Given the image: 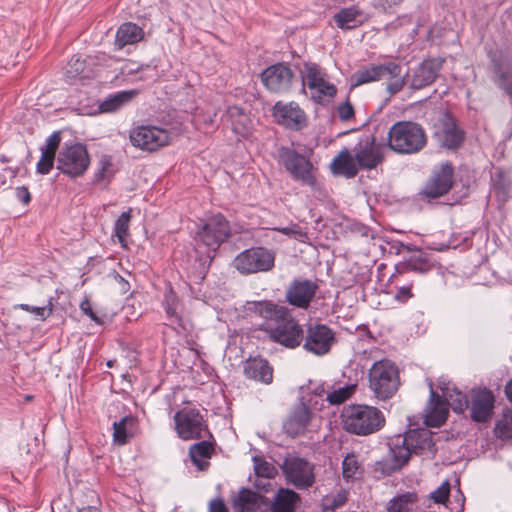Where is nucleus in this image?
<instances>
[{"label":"nucleus","mask_w":512,"mask_h":512,"mask_svg":"<svg viewBox=\"0 0 512 512\" xmlns=\"http://www.w3.org/2000/svg\"><path fill=\"white\" fill-rule=\"evenodd\" d=\"M343 427L355 435H369L380 430L385 423L383 413L376 407L354 405L342 413Z\"/></svg>","instance_id":"f257e3e1"},{"label":"nucleus","mask_w":512,"mask_h":512,"mask_svg":"<svg viewBox=\"0 0 512 512\" xmlns=\"http://www.w3.org/2000/svg\"><path fill=\"white\" fill-rule=\"evenodd\" d=\"M425 144V132L419 124L414 122H397L388 132V146L397 153H416L420 151Z\"/></svg>","instance_id":"f03ea898"},{"label":"nucleus","mask_w":512,"mask_h":512,"mask_svg":"<svg viewBox=\"0 0 512 512\" xmlns=\"http://www.w3.org/2000/svg\"><path fill=\"white\" fill-rule=\"evenodd\" d=\"M369 387L379 400H387L397 392L400 380L396 365L390 360L375 362L369 370Z\"/></svg>","instance_id":"7ed1b4c3"},{"label":"nucleus","mask_w":512,"mask_h":512,"mask_svg":"<svg viewBox=\"0 0 512 512\" xmlns=\"http://www.w3.org/2000/svg\"><path fill=\"white\" fill-rule=\"evenodd\" d=\"M300 74L303 89H309L310 97L315 102L323 103L336 95L337 88L326 79V73L319 65L311 62L304 63Z\"/></svg>","instance_id":"20e7f679"},{"label":"nucleus","mask_w":512,"mask_h":512,"mask_svg":"<svg viewBox=\"0 0 512 512\" xmlns=\"http://www.w3.org/2000/svg\"><path fill=\"white\" fill-rule=\"evenodd\" d=\"M274 261L275 256L271 251L255 247L239 253L233 261V266L239 273L248 275L271 270Z\"/></svg>","instance_id":"39448f33"},{"label":"nucleus","mask_w":512,"mask_h":512,"mask_svg":"<svg viewBox=\"0 0 512 512\" xmlns=\"http://www.w3.org/2000/svg\"><path fill=\"white\" fill-rule=\"evenodd\" d=\"M263 329L275 342L288 348L298 346L303 340V331L288 310L275 323H266Z\"/></svg>","instance_id":"423d86ee"},{"label":"nucleus","mask_w":512,"mask_h":512,"mask_svg":"<svg viewBox=\"0 0 512 512\" xmlns=\"http://www.w3.org/2000/svg\"><path fill=\"white\" fill-rule=\"evenodd\" d=\"M229 236V223L222 215L218 214L210 217L198 230L197 243L208 249L207 256L210 257V252H215Z\"/></svg>","instance_id":"0eeeda50"},{"label":"nucleus","mask_w":512,"mask_h":512,"mask_svg":"<svg viewBox=\"0 0 512 512\" xmlns=\"http://www.w3.org/2000/svg\"><path fill=\"white\" fill-rule=\"evenodd\" d=\"M89 164L86 147L79 143L63 147L57 159V168L72 178L83 175Z\"/></svg>","instance_id":"6e6552de"},{"label":"nucleus","mask_w":512,"mask_h":512,"mask_svg":"<svg viewBox=\"0 0 512 512\" xmlns=\"http://www.w3.org/2000/svg\"><path fill=\"white\" fill-rule=\"evenodd\" d=\"M175 430L183 440L200 439L208 433L207 426L199 410L184 407L174 415Z\"/></svg>","instance_id":"1a4fd4ad"},{"label":"nucleus","mask_w":512,"mask_h":512,"mask_svg":"<svg viewBox=\"0 0 512 512\" xmlns=\"http://www.w3.org/2000/svg\"><path fill=\"white\" fill-rule=\"evenodd\" d=\"M280 158L294 180L310 187L315 186L316 178L313 173V165L307 156L292 149L283 148L280 151Z\"/></svg>","instance_id":"9d476101"},{"label":"nucleus","mask_w":512,"mask_h":512,"mask_svg":"<svg viewBox=\"0 0 512 512\" xmlns=\"http://www.w3.org/2000/svg\"><path fill=\"white\" fill-rule=\"evenodd\" d=\"M133 146L145 150L156 151L169 143V132L152 125H142L133 128L129 134Z\"/></svg>","instance_id":"9b49d317"},{"label":"nucleus","mask_w":512,"mask_h":512,"mask_svg":"<svg viewBox=\"0 0 512 512\" xmlns=\"http://www.w3.org/2000/svg\"><path fill=\"white\" fill-rule=\"evenodd\" d=\"M282 470L287 482L298 489L311 487L315 482L314 466L303 458H286Z\"/></svg>","instance_id":"f8f14e48"},{"label":"nucleus","mask_w":512,"mask_h":512,"mask_svg":"<svg viewBox=\"0 0 512 512\" xmlns=\"http://www.w3.org/2000/svg\"><path fill=\"white\" fill-rule=\"evenodd\" d=\"M384 146L377 143L374 136L361 138L354 147V154L363 170H372L384 160Z\"/></svg>","instance_id":"ddd939ff"},{"label":"nucleus","mask_w":512,"mask_h":512,"mask_svg":"<svg viewBox=\"0 0 512 512\" xmlns=\"http://www.w3.org/2000/svg\"><path fill=\"white\" fill-rule=\"evenodd\" d=\"M495 404L492 391L486 388L473 389L468 399V408L471 419L478 423L491 419Z\"/></svg>","instance_id":"4468645a"},{"label":"nucleus","mask_w":512,"mask_h":512,"mask_svg":"<svg viewBox=\"0 0 512 512\" xmlns=\"http://www.w3.org/2000/svg\"><path fill=\"white\" fill-rule=\"evenodd\" d=\"M335 341L333 331L323 324L310 326L304 339V349L314 355L327 354Z\"/></svg>","instance_id":"2eb2a0df"},{"label":"nucleus","mask_w":512,"mask_h":512,"mask_svg":"<svg viewBox=\"0 0 512 512\" xmlns=\"http://www.w3.org/2000/svg\"><path fill=\"white\" fill-rule=\"evenodd\" d=\"M275 121L286 128L299 130L306 126L305 112L295 102H277L273 107Z\"/></svg>","instance_id":"dca6fc26"},{"label":"nucleus","mask_w":512,"mask_h":512,"mask_svg":"<svg viewBox=\"0 0 512 512\" xmlns=\"http://www.w3.org/2000/svg\"><path fill=\"white\" fill-rule=\"evenodd\" d=\"M261 79L271 92L283 93L291 86L293 72L285 64L279 63L266 68L261 74Z\"/></svg>","instance_id":"f3484780"},{"label":"nucleus","mask_w":512,"mask_h":512,"mask_svg":"<svg viewBox=\"0 0 512 512\" xmlns=\"http://www.w3.org/2000/svg\"><path fill=\"white\" fill-rule=\"evenodd\" d=\"M318 286L308 279L294 280L287 289V301L298 308H307L314 298Z\"/></svg>","instance_id":"a211bd4d"},{"label":"nucleus","mask_w":512,"mask_h":512,"mask_svg":"<svg viewBox=\"0 0 512 512\" xmlns=\"http://www.w3.org/2000/svg\"><path fill=\"white\" fill-rule=\"evenodd\" d=\"M398 441L409 445L413 454H434L436 451L433 434L425 428L410 430L405 435H398Z\"/></svg>","instance_id":"6ab92c4d"},{"label":"nucleus","mask_w":512,"mask_h":512,"mask_svg":"<svg viewBox=\"0 0 512 512\" xmlns=\"http://www.w3.org/2000/svg\"><path fill=\"white\" fill-rule=\"evenodd\" d=\"M310 420V408L305 402V397L302 396L301 402L294 407L284 422V431L292 437L301 435L305 432Z\"/></svg>","instance_id":"aec40b11"},{"label":"nucleus","mask_w":512,"mask_h":512,"mask_svg":"<svg viewBox=\"0 0 512 512\" xmlns=\"http://www.w3.org/2000/svg\"><path fill=\"white\" fill-rule=\"evenodd\" d=\"M434 136L441 146L449 149L457 148L463 140L462 132L448 115L435 125Z\"/></svg>","instance_id":"412c9836"},{"label":"nucleus","mask_w":512,"mask_h":512,"mask_svg":"<svg viewBox=\"0 0 512 512\" xmlns=\"http://www.w3.org/2000/svg\"><path fill=\"white\" fill-rule=\"evenodd\" d=\"M453 168L449 163H444L435 171L431 180L424 188V194L430 198H436L447 193L452 186Z\"/></svg>","instance_id":"4be33fe9"},{"label":"nucleus","mask_w":512,"mask_h":512,"mask_svg":"<svg viewBox=\"0 0 512 512\" xmlns=\"http://www.w3.org/2000/svg\"><path fill=\"white\" fill-rule=\"evenodd\" d=\"M442 66V61L438 59H428L423 61L413 70L410 88L413 90L422 89L434 82Z\"/></svg>","instance_id":"5701e85b"},{"label":"nucleus","mask_w":512,"mask_h":512,"mask_svg":"<svg viewBox=\"0 0 512 512\" xmlns=\"http://www.w3.org/2000/svg\"><path fill=\"white\" fill-rule=\"evenodd\" d=\"M449 404L442 400L430 385V401L425 410V424L430 427L441 426L448 416Z\"/></svg>","instance_id":"b1692460"},{"label":"nucleus","mask_w":512,"mask_h":512,"mask_svg":"<svg viewBox=\"0 0 512 512\" xmlns=\"http://www.w3.org/2000/svg\"><path fill=\"white\" fill-rule=\"evenodd\" d=\"M333 174L341 175L346 178H353L361 170L354 152L343 149L333 159L330 164Z\"/></svg>","instance_id":"393cba45"},{"label":"nucleus","mask_w":512,"mask_h":512,"mask_svg":"<svg viewBox=\"0 0 512 512\" xmlns=\"http://www.w3.org/2000/svg\"><path fill=\"white\" fill-rule=\"evenodd\" d=\"M233 503L240 512H262L268 505V499L250 489L243 488Z\"/></svg>","instance_id":"a878e982"},{"label":"nucleus","mask_w":512,"mask_h":512,"mask_svg":"<svg viewBox=\"0 0 512 512\" xmlns=\"http://www.w3.org/2000/svg\"><path fill=\"white\" fill-rule=\"evenodd\" d=\"M244 374L248 379L264 384H270L273 380V369L268 361L262 358L248 360L244 365Z\"/></svg>","instance_id":"bb28decb"},{"label":"nucleus","mask_w":512,"mask_h":512,"mask_svg":"<svg viewBox=\"0 0 512 512\" xmlns=\"http://www.w3.org/2000/svg\"><path fill=\"white\" fill-rule=\"evenodd\" d=\"M245 309L249 313H254L265 320L267 323H275L287 310L285 307L278 306L270 301H248Z\"/></svg>","instance_id":"cd10ccee"},{"label":"nucleus","mask_w":512,"mask_h":512,"mask_svg":"<svg viewBox=\"0 0 512 512\" xmlns=\"http://www.w3.org/2000/svg\"><path fill=\"white\" fill-rule=\"evenodd\" d=\"M402 68L394 62L379 65V79L393 80L387 84V91L394 95L402 90L405 85V77L401 75Z\"/></svg>","instance_id":"c85d7f7f"},{"label":"nucleus","mask_w":512,"mask_h":512,"mask_svg":"<svg viewBox=\"0 0 512 512\" xmlns=\"http://www.w3.org/2000/svg\"><path fill=\"white\" fill-rule=\"evenodd\" d=\"M138 94L137 90H125L109 95L100 102L98 109L101 113H114L130 103Z\"/></svg>","instance_id":"c756f323"},{"label":"nucleus","mask_w":512,"mask_h":512,"mask_svg":"<svg viewBox=\"0 0 512 512\" xmlns=\"http://www.w3.org/2000/svg\"><path fill=\"white\" fill-rule=\"evenodd\" d=\"M299 495L291 489L280 488L271 503L270 512H294Z\"/></svg>","instance_id":"7c9ffc66"},{"label":"nucleus","mask_w":512,"mask_h":512,"mask_svg":"<svg viewBox=\"0 0 512 512\" xmlns=\"http://www.w3.org/2000/svg\"><path fill=\"white\" fill-rule=\"evenodd\" d=\"M231 123L232 130L239 136L245 137L251 130L252 121L250 117L238 106L229 107L226 113Z\"/></svg>","instance_id":"2f4dec72"},{"label":"nucleus","mask_w":512,"mask_h":512,"mask_svg":"<svg viewBox=\"0 0 512 512\" xmlns=\"http://www.w3.org/2000/svg\"><path fill=\"white\" fill-rule=\"evenodd\" d=\"M412 451L409 445L398 441V436L392 439L390 443L389 460L391 461L390 469L398 470L402 468L410 459Z\"/></svg>","instance_id":"473e14b6"},{"label":"nucleus","mask_w":512,"mask_h":512,"mask_svg":"<svg viewBox=\"0 0 512 512\" xmlns=\"http://www.w3.org/2000/svg\"><path fill=\"white\" fill-rule=\"evenodd\" d=\"M440 389L442 391L443 398L453 411L462 413L468 408L467 396L464 395L454 384L449 382L443 383V386H440Z\"/></svg>","instance_id":"72a5a7b5"},{"label":"nucleus","mask_w":512,"mask_h":512,"mask_svg":"<svg viewBox=\"0 0 512 512\" xmlns=\"http://www.w3.org/2000/svg\"><path fill=\"white\" fill-rule=\"evenodd\" d=\"M334 20L340 29L349 30L363 23V13L355 6L343 8L334 15Z\"/></svg>","instance_id":"f704fd0d"},{"label":"nucleus","mask_w":512,"mask_h":512,"mask_svg":"<svg viewBox=\"0 0 512 512\" xmlns=\"http://www.w3.org/2000/svg\"><path fill=\"white\" fill-rule=\"evenodd\" d=\"M143 30L134 23L122 24L116 33L115 45L121 49L126 45L134 44L143 38Z\"/></svg>","instance_id":"c9c22d12"},{"label":"nucleus","mask_w":512,"mask_h":512,"mask_svg":"<svg viewBox=\"0 0 512 512\" xmlns=\"http://www.w3.org/2000/svg\"><path fill=\"white\" fill-rule=\"evenodd\" d=\"M432 268V263L427 256L422 252H416L411 255L406 261L399 263L396 266V270L399 274H403L409 271L426 273Z\"/></svg>","instance_id":"e433bc0d"},{"label":"nucleus","mask_w":512,"mask_h":512,"mask_svg":"<svg viewBox=\"0 0 512 512\" xmlns=\"http://www.w3.org/2000/svg\"><path fill=\"white\" fill-rule=\"evenodd\" d=\"M212 452V444L208 441H201L190 447L189 455L192 462L202 470L208 465L207 459L211 457Z\"/></svg>","instance_id":"4c0bfd02"},{"label":"nucleus","mask_w":512,"mask_h":512,"mask_svg":"<svg viewBox=\"0 0 512 512\" xmlns=\"http://www.w3.org/2000/svg\"><path fill=\"white\" fill-rule=\"evenodd\" d=\"M417 500L414 493L401 494L391 499L387 505V512H410Z\"/></svg>","instance_id":"58836bf2"},{"label":"nucleus","mask_w":512,"mask_h":512,"mask_svg":"<svg viewBox=\"0 0 512 512\" xmlns=\"http://www.w3.org/2000/svg\"><path fill=\"white\" fill-rule=\"evenodd\" d=\"M307 390L310 396L307 398L306 395H303L305 397L306 404L313 410H320L328 391L324 389L322 384L317 383H310Z\"/></svg>","instance_id":"ea45409f"},{"label":"nucleus","mask_w":512,"mask_h":512,"mask_svg":"<svg viewBox=\"0 0 512 512\" xmlns=\"http://www.w3.org/2000/svg\"><path fill=\"white\" fill-rule=\"evenodd\" d=\"M361 466L355 453L347 454L342 461V476L346 481L354 480L360 475Z\"/></svg>","instance_id":"a19ab883"},{"label":"nucleus","mask_w":512,"mask_h":512,"mask_svg":"<svg viewBox=\"0 0 512 512\" xmlns=\"http://www.w3.org/2000/svg\"><path fill=\"white\" fill-rule=\"evenodd\" d=\"M356 385L349 384L333 389L326 393L325 400L331 405H340L348 400L355 392Z\"/></svg>","instance_id":"79ce46f5"},{"label":"nucleus","mask_w":512,"mask_h":512,"mask_svg":"<svg viewBox=\"0 0 512 512\" xmlns=\"http://www.w3.org/2000/svg\"><path fill=\"white\" fill-rule=\"evenodd\" d=\"M134 424L131 416L123 417L120 421L113 423V437L118 444H124L129 436L128 427Z\"/></svg>","instance_id":"37998d69"},{"label":"nucleus","mask_w":512,"mask_h":512,"mask_svg":"<svg viewBox=\"0 0 512 512\" xmlns=\"http://www.w3.org/2000/svg\"><path fill=\"white\" fill-rule=\"evenodd\" d=\"M254 471L257 477L272 479L277 475L276 467L262 457H254Z\"/></svg>","instance_id":"c03bdc74"},{"label":"nucleus","mask_w":512,"mask_h":512,"mask_svg":"<svg viewBox=\"0 0 512 512\" xmlns=\"http://www.w3.org/2000/svg\"><path fill=\"white\" fill-rule=\"evenodd\" d=\"M379 79V65H372L358 70L353 75L354 85L359 86L368 82L378 81Z\"/></svg>","instance_id":"a18cd8bd"},{"label":"nucleus","mask_w":512,"mask_h":512,"mask_svg":"<svg viewBox=\"0 0 512 512\" xmlns=\"http://www.w3.org/2000/svg\"><path fill=\"white\" fill-rule=\"evenodd\" d=\"M130 218V211L123 212L118 217L114 225L115 236L122 245H124L125 239L128 235Z\"/></svg>","instance_id":"49530a36"},{"label":"nucleus","mask_w":512,"mask_h":512,"mask_svg":"<svg viewBox=\"0 0 512 512\" xmlns=\"http://www.w3.org/2000/svg\"><path fill=\"white\" fill-rule=\"evenodd\" d=\"M495 432L500 438H512V410L504 412L502 418L496 423Z\"/></svg>","instance_id":"de8ad7c7"},{"label":"nucleus","mask_w":512,"mask_h":512,"mask_svg":"<svg viewBox=\"0 0 512 512\" xmlns=\"http://www.w3.org/2000/svg\"><path fill=\"white\" fill-rule=\"evenodd\" d=\"M114 173L111 157L103 155L98 162V170L95 173V181L101 182L109 179Z\"/></svg>","instance_id":"09e8293b"},{"label":"nucleus","mask_w":512,"mask_h":512,"mask_svg":"<svg viewBox=\"0 0 512 512\" xmlns=\"http://www.w3.org/2000/svg\"><path fill=\"white\" fill-rule=\"evenodd\" d=\"M19 308L36 315L40 320H45L53 312L52 299H50L48 301L47 305H45L43 307H35V306H30L28 304H20Z\"/></svg>","instance_id":"8fccbe9b"},{"label":"nucleus","mask_w":512,"mask_h":512,"mask_svg":"<svg viewBox=\"0 0 512 512\" xmlns=\"http://www.w3.org/2000/svg\"><path fill=\"white\" fill-rule=\"evenodd\" d=\"M347 501V493L340 491L336 495L327 496L323 500V507L328 510H335L343 506Z\"/></svg>","instance_id":"3c124183"},{"label":"nucleus","mask_w":512,"mask_h":512,"mask_svg":"<svg viewBox=\"0 0 512 512\" xmlns=\"http://www.w3.org/2000/svg\"><path fill=\"white\" fill-rule=\"evenodd\" d=\"M85 68V62L80 57H72L66 68V76L68 78H75L80 75Z\"/></svg>","instance_id":"603ef678"},{"label":"nucleus","mask_w":512,"mask_h":512,"mask_svg":"<svg viewBox=\"0 0 512 512\" xmlns=\"http://www.w3.org/2000/svg\"><path fill=\"white\" fill-rule=\"evenodd\" d=\"M449 493L450 484L448 481H445L431 493V499H433L435 503L442 504L448 499Z\"/></svg>","instance_id":"864d4df0"},{"label":"nucleus","mask_w":512,"mask_h":512,"mask_svg":"<svg viewBox=\"0 0 512 512\" xmlns=\"http://www.w3.org/2000/svg\"><path fill=\"white\" fill-rule=\"evenodd\" d=\"M60 134L58 132L52 133L46 140L45 147L41 149L42 153H47L48 155L54 156L58 146L60 144Z\"/></svg>","instance_id":"5fc2aeb1"},{"label":"nucleus","mask_w":512,"mask_h":512,"mask_svg":"<svg viewBox=\"0 0 512 512\" xmlns=\"http://www.w3.org/2000/svg\"><path fill=\"white\" fill-rule=\"evenodd\" d=\"M54 156L42 153L40 160L37 163V172L40 174H48L53 167Z\"/></svg>","instance_id":"6e6d98bb"},{"label":"nucleus","mask_w":512,"mask_h":512,"mask_svg":"<svg viewBox=\"0 0 512 512\" xmlns=\"http://www.w3.org/2000/svg\"><path fill=\"white\" fill-rule=\"evenodd\" d=\"M338 117L341 121H348L354 117V108L349 100L338 105L337 107Z\"/></svg>","instance_id":"4d7b16f0"},{"label":"nucleus","mask_w":512,"mask_h":512,"mask_svg":"<svg viewBox=\"0 0 512 512\" xmlns=\"http://www.w3.org/2000/svg\"><path fill=\"white\" fill-rule=\"evenodd\" d=\"M403 0H373V6L384 12H390L394 7L400 5Z\"/></svg>","instance_id":"13d9d810"},{"label":"nucleus","mask_w":512,"mask_h":512,"mask_svg":"<svg viewBox=\"0 0 512 512\" xmlns=\"http://www.w3.org/2000/svg\"><path fill=\"white\" fill-rule=\"evenodd\" d=\"M280 231L285 235H293L297 240L301 242H305L307 239L306 233L301 231V229L296 225L291 227H284Z\"/></svg>","instance_id":"bf43d9fd"},{"label":"nucleus","mask_w":512,"mask_h":512,"mask_svg":"<svg viewBox=\"0 0 512 512\" xmlns=\"http://www.w3.org/2000/svg\"><path fill=\"white\" fill-rule=\"evenodd\" d=\"M165 310L169 316H176V297L172 291L165 295Z\"/></svg>","instance_id":"052dcab7"},{"label":"nucleus","mask_w":512,"mask_h":512,"mask_svg":"<svg viewBox=\"0 0 512 512\" xmlns=\"http://www.w3.org/2000/svg\"><path fill=\"white\" fill-rule=\"evenodd\" d=\"M411 288H412V284L398 287L397 292H396V299L403 301V302L410 299L413 296V294L411 292Z\"/></svg>","instance_id":"680f3d73"},{"label":"nucleus","mask_w":512,"mask_h":512,"mask_svg":"<svg viewBox=\"0 0 512 512\" xmlns=\"http://www.w3.org/2000/svg\"><path fill=\"white\" fill-rule=\"evenodd\" d=\"M80 309L85 315L89 316L93 321L99 323V318L93 312L91 303L88 299H85L80 303Z\"/></svg>","instance_id":"e2e57ef3"},{"label":"nucleus","mask_w":512,"mask_h":512,"mask_svg":"<svg viewBox=\"0 0 512 512\" xmlns=\"http://www.w3.org/2000/svg\"><path fill=\"white\" fill-rule=\"evenodd\" d=\"M16 197L19 201H21L24 204H28L31 200L30 193L28 189L24 186L18 187L16 189Z\"/></svg>","instance_id":"0e129e2a"},{"label":"nucleus","mask_w":512,"mask_h":512,"mask_svg":"<svg viewBox=\"0 0 512 512\" xmlns=\"http://www.w3.org/2000/svg\"><path fill=\"white\" fill-rule=\"evenodd\" d=\"M142 69L143 68L140 67L139 65H137L136 63L128 62V63H125L124 66L122 67L121 73L123 75H132L134 73L139 72Z\"/></svg>","instance_id":"69168bd1"},{"label":"nucleus","mask_w":512,"mask_h":512,"mask_svg":"<svg viewBox=\"0 0 512 512\" xmlns=\"http://www.w3.org/2000/svg\"><path fill=\"white\" fill-rule=\"evenodd\" d=\"M209 512H228L227 508L221 499H214L210 502Z\"/></svg>","instance_id":"338daca9"},{"label":"nucleus","mask_w":512,"mask_h":512,"mask_svg":"<svg viewBox=\"0 0 512 512\" xmlns=\"http://www.w3.org/2000/svg\"><path fill=\"white\" fill-rule=\"evenodd\" d=\"M505 394L508 400L512 402V379L507 383L505 387Z\"/></svg>","instance_id":"774afa93"}]
</instances>
